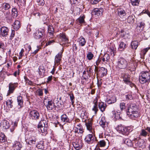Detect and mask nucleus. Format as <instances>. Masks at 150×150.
<instances>
[{
    "instance_id": "nucleus-1",
    "label": "nucleus",
    "mask_w": 150,
    "mask_h": 150,
    "mask_svg": "<svg viewBox=\"0 0 150 150\" xmlns=\"http://www.w3.org/2000/svg\"><path fill=\"white\" fill-rule=\"evenodd\" d=\"M10 8L11 5L8 3H4L2 6V11L4 13L6 20L9 22H11L12 21V17L10 15Z\"/></svg>"
},
{
    "instance_id": "nucleus-2",
    "label": "nucleus",
    "mask_w": 150,
    "mask_h": 150,
    "mask_svg": "<svg viewBox=\"0 0 150 150\" xmlns=\"http://www.w3.org/2000/svg\"><path fill=\"white\" fill-rule=\"evenodd\" d=\"M138 110L137 106L136 104H132L128 108L127 114L129 115L132 119H134L139 116Z\"/></svg>"
},
{
    "instance_id": "nucleus-3",
    "label": "nucleus",
    "mask_w": 150,
    "mask_h": 150,
    "mask_svg": "<svg viewBox=\"0 0 150 150\" xmlns=\"http://www.w3.org/2000/svg\"><path fill=\"white\" fill-rule=\"evenodd\" d=\"M139 80L142 84L148 83L150 81V71H145L142 72Z\"/></svg>"
},
{
    "instance_id": "nucleus-4",
    "label": "nucleus",
    "mask_w": 150,
    "mask_h": 150,
    "mask_svg": "<svg viewBox=\"0 0 150 150\" xmlns=\"http://www.w3.org/2000/svg\"><path fill=\"white\" fill-rule=\"evenodd\" d=\"M28 112L29 113V116L30 119L37 120L39 119L40 114L37 110L29 109Z\"/></svg>"
},
{
    "instance_id": "nucleus-5",
    "label": "nucleus",
    "mask_w": 150,
    "mask_h": 150,
    "mask_svg": "<svg viewBox=\"0 0 150 150\" xmlns=\"http://www.w3.org/2000/svg\"><path fill=\"white\" fill-rule=\"evenodd\" d=\"M118 67L120 69H124L127 66V63L126 60L123 58L119 59L117 62Z\"/></svg>"
},
{
    "instance_id": "nucleus-6",
    "label": "nucleus",
    "mask_w": 150,
    "mask_h": 150,
    "mask_svg": "<svg viewBox=\"0 0 150 150\" xmlns=\"http://www.w3.org/2000/svg\"><path fill=\"white\" fill-rule=\"evenodd\" d=\"M95 71L96 72L97 74L100 76L101 77L106 76L107 73L106 69L103 67L98 69L95 66Z\"/></svg>"
},
{
    "instance_id": "nucleus-7",
    "label": "nucleus",
    "mask_w": 150,
    "mask_h": 150,
    "mask_svg": "<svg viewBox=\"0 0 150 150\" xmlns=\"http://www.w3.org/2000/svg\"><path fill=\"white\" fill-rule=\"evenodd\" d=\"M18 85V83H10L8 84L9 90L8 91L7 95H9L10 94L13 93L16 88L17 87Z\"/></svg>"
},
{
    "instance_id": "nucleus-8",
    "label": "nucleus",
    "mask_w": 150,
    "mask_h": 150,
    "mask_svg": "<svg viewBox=\"0 0 150 150\" xmlns=\"http://www.w3.org/2000/svg\"><path fill=\"white\" fill-rule=\"evenodd\" d=\"M40 30H38L34 33V37L36 39H39L41 38H42L43 37V33L44 30L43 29H40Z\"/></svg>"
},
{
    "instance_id": "nucleus-9",
    "label": "nucleus",
    "mask_w": 150,
    "mask_h": 150,
    "mask_svg": "<svg viewBox=\"0 0 150 150\" xmlns=\"http://www.w3.org/2000/svg\"><path fill=\"white\" fill-rule=\"evenodd\" d=\"M116 129L118 132L123 134H126L128 131L127 128L122 125H118L116 128Z\"/></svg>"
},
{
    "instance_id": "nucleus-10",
    "label": "nucleus",
    "mask_w": 150,
    "mask_h": 150,
    "mask_svg": "<svg viewBox=\"0 0 150 150\" xmlns=\"http://www.w3.org/2000/svg\"><path fill=\"white\" fill-rule=\"evenodd\" d=\"M94 139V137L93 135L92 134H89L86 136L84 140L86 142L91 144L93 143Z\"/></svg>"
},
{
    "instance_id": "nucleus-11",
    "label": "nucleus",
    "mask_w": 150,
    "mask_h": 150,
    "mask_svg": "<svg viewBox=\"0 0 150 150\" xmlns=\"http://www.w3.org/2000/svg\"><path fill=\"white\" fill-rule=\"evenodd\" d=\"M133 147L134 148H139L142 146L141 140L137 138H135L133 140Z\"/></svg>"
},
{
    "instance_id": "nucleus-12",
    "label": "nucleus",
    "mask_w": 150,
    "mask_h": 150,
    "mask_svg": "<svg viewBox=\"0 0 150 150\" xmlns=\"http://www.w3.org/2000/svg\"><path fill=\"white\" fill-rule=\"evenodd\" d=\"M103 10V9L102 8H95L92 12V14L97 16H100L102 15Z\"/></svg>"
},
{
    "instance_id": "nucleus-13",
    "label": "nucleus",
    "mask_w": 150,
    "mask_h": 150,
    "mask_svg": "<svg viewBox=\"0 0 150 150\" xmlns=\"http://www.w3.org/2000/svg\"><path fill=\"white\" fill-rule=\"evenodd\" d=\"M123 81L125 83L129 85L130 86L133 85L132 83L130 81V76L129 74H125L123 76Z\"/></svg>"
},
{
    "instance_id": "nucleus-14",
    "label": "nucleus",
    "mask_w": 150,
    "mask_h": 150,
    "mask_svg": "<svg viewBox=\"0 0 150 150\" xmlns=\"http://www.w3.org/2000/svg\"><path fill=\"white\" fill-rule=\"evenodd\" d=\"M99 124L100 126L103 128H105L106 127H108V123L106 122L105 118V117L103 116L101 117L99 122Z\"/></svg>"
},
{
    "instance_id": "nucleus-15",
    "label": "nucleus",
    "mask_w": 150,
    "mask_h": 150,
    "mask_svg": "<svg viewBox=\"0 0 150 150\" xmlns=\"http://www.w3.org/2000/svg\"><path fill=\"white\" fill-rule=\"evenodd\" d=\"M48 126H38L39 131L42 133V135H45L47 133V129Z\"/></svg>"
},
{
    "instance_id": "nucleus-16",
    "label": "nucleus",
    "mask_w": 150,
    "mask_h": 150,
    "mask_svg": "<svg viewBox=\"0 0 150 150\" xmlns=\"http://www.w3.org/2000/svg\"><path fill=\"white\" fill-rule=\"evenodd\" d=\"M62 57V52H59L57 54L55 57L54 62L55 63H57L58 65L60 63Z\"/></svg>"
},
{
    "instance_id": "nucleus-17",
    "label": "nucleus",
    "mask_w": 150,
    "mask_h": 150,
    "mask_svg": "<svg viewBox=\"0 0 150 150\" xmlns=\"http://www.w3.org/2000/svg\"><path fill=\"white\" fill-rule=\"evenodd\" d=\"M61 120L64 123H70L71 120L66 114H63L61 117Z\"/></svg>"
},
{
    "instance_id": "nucleus-18",
    "label": "nucleus",
    "mask_w": 150,
    "mask_h": 150,
    "mask_svg": "<svg viewBox=\"0 0 150 150\" xmlns=\"http://www.w3.org/2000/svg\"><path fill=\"white\" fill-rule=\"evenodd\" d=\"M86 126L87 129L90 131H91L92 133H93V131L92 130V123L91 120H88L86 122Z\"/></svg>"
},
{
    "instance_id": "nucleus-19",
    "label": "nucleus",
    "mask_w": 150,
    "mask_h": 150,
    "mask_svg": "<svg viewBox=\"0 0 150 150\" xmlns=\"http://www.w3.org/2000/svg\"><path fill=\"white\" fill-rule=\"evenodd\" d=\"M13 147L14 150H20L22 147V146L20 142L16 141L15 142Z\"/></svg>"
},
{
    "instance_id": "nucleus-20",
    "label": "nucleus",
    "mask_w": 150,
    "mask_h": 150,
    "mask_svg": "<svg viewBox=\"0 0 150 150\" xmlns=\"http://www.w3.org/2000/svg\"><path fill=\"white\" fill-rule=\"evenodd\" d=\"M118 13L120 18H125L126 13L124 10L120 8L118 10Z\"/></svg>"
},
{
    "instance_id": "nucleus-21",
    "label": "nucleus",
    "mask_w": 150,
    "mask_h": 150,
    "mask_svg": "<svg viewBox=\"0 0 150 150\" xmlns=\"http://www.w3.org/2000/svg\"><path fill=\"white\" fill-rule=\"evenodd\" d=\"M17 100L18 102V108L19 109L23 107V101L22 97L21 96H18L17 98Z\"/></svg>"
},
{
    "instance_id": "nucleus-22",
    "label": "nucleus",
    "mask_w": 150,
    "mask_h": 150,
    "mask_svg": "<svg viewBox=\"0 0 150 150\" xmlns=\"http://www.w3.org/2000/svg\"><path fill=\"white\" fill-rule=\"evenodd\" d=\"M54 103L52 101H49L47 104L45 105L47 109L49 110H52L54 108Z\"/></svg>"
},
{
    "instance_id": "nucleus-23",
    "label": "nucleus",
    "mask_w": 150,
    "mask_h": 150,
    "mask_svg": "<svg viewBox=\"0 0 150 150\" xmlns=\"http://www.w3.org/2000/svg\"><path fill=\"white\" fill-rule=\"evenodd\" d=\"M98 107L100 111L102 112H103L105 111L107 107V105L106 103L103 102H101L99 103Z\"/></svg>"
},
{
    "instance_id": "nucleus-24",
    "label": "nucleus",
    "mask_w": 150,
    "mask_h": 150,
    "mask_svg": "<svg viewBox=\"0 0 150 150\" xmlns=\"http://www.w3.org/2000/svg\"><path fill=\"white\" fill-rule=\"evenodd\" d=\"M117 101L116 97L115 96H112L109 99L106 100V102L108 104H110L114 103Z\"/></svg>"
},
{
    "instance_id": "nucleus-25",
    "label": "nucleus",
    "mask_w": 150,
    "mask_h": 150,
    "mask_svg": "<svg viewBox=\"0 0 150 150\" xmlns=\"http://www.w3.org/2000/svg\"><path fill=\"white\" fill-rule=\"evenodd\" d=\"M123 142L128 146L131 147L133 146V141H132L129 139L127 138L123 140Z\"/></svg>"
},
{
    "instance_id": "nucleus-26",
    "label": "nucleus",
    "mask_w": 150,
    "mask_h": 150,
    "mask_svg": "<svg viewBox=\"0 0 150 150\" xmlns=\"http://www.w3.org/2000/svg\"><path fill=\"white\" fill-rule=\"evenodd\" d=\"M137 65L136 63L132 62L129 67V69L131 71H134L136 69Z\"/></svg>"
},
{
    "instance_id": "nucleus-27",
    "label": "nucleus",
    "mask_w": 150,
    "mask_h": 150,
    "mask_svg": "<svg viewBox=\"0 0 150 150\" xmlns=\"http://www.w3.org/2000/svg\"><path fill=\"white\" fill-rule=\"evenodd\" d=\"M2 123V124L1 123V126H2L3 129H6L9 128V124L7 121L4 120Z\"/></svg>"
},
{
    "instance_id": "nucleus-28",
    "label": "nucleus",
    "mask_w": 150,
    "mask_h": 150,
    "mask_svg": "<svg viewBox=\"0 0 150 150\" xmlns=\"http://www.w3.org/2000/svg\"><path fill=\"white\" fill-rule=\"evenodd\" d=\"M85 17L84 15L82 16H80L77 20V21L80 24L85 25V22L84 21V19Z\"/></svg>"
},
{
    "instance_id": "nucleus-29",
    "label": "nucleus",
    "mask_w": 150,
    "mask_h": 150,
    "mask_svg": "<svg viewBox=\"0 0 150 150\" xmlns=\"http://www.w3.org/2000/svg\"><path fill=\"white\" fill-rule=\"evenodd\" d=\"M11 15L13 18H15L18 16V13L16 8H12L11 10Z\"/></svg>"
},
{
    "instance_id": "nucleus-30",
    "label": "nucleus",
    "mask_w": 150,
    "mask_h": 150,
    "mask_svg": "<svg viewBox=\"0 0 150 150\" xmlns=\"http://www.w3.org/2000/svg\"><path fill=\"white\" fill-rule=\"evenodd\" d=\"M59 36L60 39L62 41L66 42L68 40V39L66 37L65 33H60Z\"/></svg>"
},
{
    "instance_id": "nucleus-31",
    "label": "nucleus",
    "mask_w": 150,
    "mask_h": 150,
    "mask_svg": "<svg viewBox=\"0 0 150 150\" xmlns=\"http://www.w3.org/2000/svg\"><path fill=\"white\" fill-rule=\"evenodd\" d=\"M48 121L45 120H41L38 125V126H48Z\"/></svg>"
},
{
    "instance_id": "nucleus-32",
    "label": "nucleus",
    "mask_w": 150,
    "mask_h": 150,
    "mask_svg": "<svg viewBox=\"0 0 150 150\" xmlns=\"http://www.w3.org/2000/svg\"><path fill=\"white\" fill-rule=\"evenodd\" d=\"M26 141L28 144L32 145L35 144L36 140L35 139H31L29 138V139H27L26 140Z\"/></svg>"
},
{
    "instance_id": "nucleus-33",
    "label": "nucleus",
    "mask_w": 150,
    "mask_h": 150,
    "mask_svg": "<svg viewBox=\"0 0 150 150\" xmlns=\"http://www.w3.org/2000/svg\"><path fill=\"white\" fill-rule=\"evenodd\" d=\"M38 69L39 75L43 76L45 71V69L44 67L42 65H41L39 67Z\"/></svg>"
},
{
    "instance_id": "nucleus-34",
    "label": "nucleus",
    "mask_w": 150,
    "mask_h": 150,
    "mask_svg": "<svg viewBox=\"0 0 150 150\" xmlns=\"http://www.w3.org/2000/svg\"><path fill=\"white\" fill-rule=\"evenodd\" d=\"M138 42L136 40L132 41L131 43V46L132 48L136 50L138 47Z\"/></svg>"
},
{
    "instance_id": "nucleus-35",
    "label": "nucleus",
    "mask_w": 150,
    "mask_h": 150,
    "mask_svg": "<svg viewBox=\"0 0 150 150\" xmlns=\"http://www.w3.org/2000/svg\"><path fill=\"white\" fill-rule=\"evenodd\" d=\"M86 41L84 38L82 37H80L79 39V44L81 46H84Z\"/></svg>"
},
{
    "instance_id": "nucleus-36",
    "label": "nucleus",
    "mask_w": 150,
    "mask_h": 150,
    "mask_svg": "<svg viewBox=\"0 0 150 150\" xmlns=\"http://www.w3.org/2000/svg\"><path fill=\"white\" fill-rule=\"evenodd\" d=\"M110 57L109 54H105L103 57L102 60L106 63L109 61Z\"/></svg>"
},
{
    "instance_id": "nucleus-37",
    "label": "nucleus",
    "mask_w": 150,
    "mask_h": 150,
    "mask_svg": "<svg viewBox=\"0 0 150 150\" xmlns=\"http://www.w3.org/2000/svg\"><path fill=\"white\" fill-rule=\"evenodd\" d=\"M26 0H14L15 3H17L18 6H24L25 4Z\"/></svg>"
},
{
    "instance_id": "nucleus-38",
    "label": "nucleus",
    "mask_w": 150,
    "mask_h": 150,
    "mask_svg": "<svg viewBox=\"0 0 150 150\" xmlns=\"http://www.w3.org/2000/svg\"><path fill=\"white\" fill-rule=\"evenodd\" d=\"M13 101L11 99H8L6 102V104L9 108H11L13 107Z\"/></svg>"
},
{
    "instance_id": "nucleus-39",
    "label": "nucleus",
    "mask_w": 150,
    "mask_h": 150,
    "mask_svg": "<svg viewBox=\"0 0 150 150\" xmlns=\"http://www.w3.org/2000/svg\"><path fill=\"white\" fill-rule=\"evenodd\" d=\"M36 147L39 149H43L44 148L43 142H40L37 145Z\"/></svg>"
},
{
    "instance_id": "nucleus-40",
    "label": "nucleus",
    "mask_w": 150,
    "mask_h": 150,
    "mask_svg": "<svg viewBox=\"0 0 150 150\" xmlns=\"http://www.w3.org/2000/svg\"><path fill=\"white\" fill-rule=\"evenodd\" d=\"M72 145L74 147L76 150H79L81 148L80 145L79 144V142L77 141H76L75 142H73Z\"/></svg>"
},
{
    "instance_id": "nucleus-41",
    "label": "nucleus",
    "mask_w": 150,
    "mask_h": 150,
    "mask_svg": "<svg viewBox=\"0 0 150 150\" xmlns=\"http://www.w3.org/2000/svg\"><path fill=\"white\" fill-rule=\"evenodd\" d=\"M0 30L1 33V35L4 37L6 36L8 34V29H4V30H3L2 29H0Z\"/></svg>"
},
{
    "instance_id": "nucleus-42",
    "label": "nucleus",
    "mask_w": 150,
    "mask_h": 150,
    "mask_svg": "<svg viewBox=\"0 0 150 150\" xmlns=\"http://www.w3.org/2000/svg\"><path fill=\"white\" fill-rule=\"evenodd\" d=\"M127 45L126 43H125L123 41H121L119 45V49L124 50L126 47Z\"/></svg>"
},
{
    "instance_id": "nucleus-43",
    "label": "nucleus",
    "mask_w": 150,
    "mask_h": 150,
    "mask_svg": "<svg viewBox=\"0 0 150 150\" xmlns=\"http://www.w3.org/2000/svg\"><path fill=\"white\" fill-rule=\"evenodd\" d=\"M13 28H20L21 27V24L20 22L18 21H15L13 24Z\"/></svg>"
},
{
    "instance_id": "nucleus-44",
    "label": "nucleus",
    "mask_w": 150,
    "mask_h": 150,
    "mask_svg": "<svg viewBox=\"0 0 150 150\" xmlns=\"http://www.w3.org/2000/svg\"><path fill=\"white\" fill-rule=\"evenodd\" d=\"M6 140V137L4 134V133H1L0 134V141L1 142H3Z\"/></svg>"
},
{
    "instance_id": "nucleus-45",
    "label": "nucleus",
    "mask_w": 150,
    "mask_h": 150,
    "mask_svg": "<svg viewBox=\"0 0 150 150\" xmlns=\"http://www.w3.org/2000/svg\"><path fill=\"white\" fill-rule=\"evenodd\" d=\"M139 0H131V3L133 6H138L139 4Z\"/></svg>"
},
{
    "instance_id": "nucleus-46",
    "label": "nucleus",
    "mask_w": 150,
    "mask_h": 150,
    "mask_svg": "<svg viewBox=\"0 0 150 150\" xmlns=\"http://www.w3.org/2000/svg\"><path fill=\"white\" fill-rule=\"evenodd\" d=\"M24 79L26 83L30 86H33L34 83L33 82L30 80L27 77L24 76Z\"/></svg>"
},
{
    "instance_id": "nucleus-47",
    "label": "nucleus",
    "mask_w": 150,
    "mask_h": 150,
    "mask_svg": "<svg viewBox=\"0 0 150 150\" xmlns=\"http://www.w3.org/2000/svg\"><path fill=\"white\" fill-rule=\"evenodd\" d=\"M98 145L101 147H104L106 145V142L104 140H101L98 142Z\"/></svg>"
},
{
    "instance_id": "nucleus-48",
    "label": "nucleus",
    "mask_w": 150,
    "mask_h": 150,
    "mask_svg": "<svg viewBox=\"0 0 150 150\" xmlns=\"http://www.w3.org/2000/svg\"><path fill=\"white\" fill-rule=\"evenodd\" d=\"M146 130L142 129L140 133V135L146 137L148 134L147 132L146 131Z\"/></svg>"
},
{
    "instance_id": "nucleus-49",
    "label": "nucleus",
    "mask_w": 150,
    "mask_h": 150,
    "mask_svg": "<svg viewBox=\"0 0 150 150\" xmlns=\"http://www.w3.org/2000/svg\"><path fill=\"white\" fill-rule=\"evenodd\" d=\"M76 127L77 128V129H78V130H79V133H83V130L81 124L77 125Z\"/></svg>"
},
{
    "instance_id": "nucleus-50",
    "label": "nucleus",
    "mask_w": 150,
    "mask_h": 150,
    "mask_svg": "<svg viewBox=\"0 0 150 150\" xmlns=\"http://www.w3.org/2000/svg\"><path fill=\"white\" fill-rule=\"evenodd\" d=\"M97 104H98V100H97L95 102L94 105L93 106V108L92 109V110L95 111V112L96 113L97 112L98 110L97 108Z\"/></svg>"
},
{
    "instance_id": "nucleus-51",
    "label": "nucleus",
    "mask_w": 150,
    "mask_h": 150,
    "mask_svg": "<svg viewBox=\"0 0 150 150\" xmlns=\"http://www.w3.org/2000/svg\"><path fill=\"white\" fill-rule=\"evenodd\" d=\"M93 57V54L91 52H88L87 55V57L89 60H91L92 59Z\"/></svg>"
},
{
    "instance_id": "nucleus-52",
    "label": "nucleus",
    "mask_w": 150,
    "mask_h": 150,
    "mask_svg": "<svg viewBox=\"0 0 150 150\" xmlns=\"http://www.w3.org/2000/svg\"><path fill=\"white\" fill-rule=\"evenodd\" d=\"M69 96L70 99L72 102V104H73L74 103V99L75 98L74 95L72 93H70L69 94Z\"/></svg>"
},
{
    "instance_id": "nucleus-53",
    "label": "nucleus",
    "mask_w": 150,
    "mask_h": 150,
    "mask_svg": "<svg viewBox=\"0 0 150 150\" xmlns=\"http://www.w3.org/2000/svg\"><path fill=\"white\" fill-rule=\"evenodd\" d=\"M134 18L132 16H130L127 18V21L129 23H131L134 21Z\"/></svg>"
},
{
    "instance_id": "nucleus-54",
    "label": "nucleus",
    "mask_w": 150,
    "mask_h": 150,
    "mask_svg": "<svg viewBox=\"0 0 150 150\" xmlns=\"http://www.w3.org/2000/svg\"><path fill=\"white\" fill-rule=\"evenodd\" d=\"M120 107L121 111L124 110L125 108V104L124 103H121L120 104Z\"/></svg>"
},
{
    "instance_id": "nucleus-55",
    "label": "nucleus",
    "mask_w": 150,
    "mask_h": 150,
    "mask_svg": "<svg viewBox=\"0 0 150 150\" xmlns=\"http://www.w3.org/2000/svg\"><path fill=\"white\" fill-rule=\"evenodd\" d=\"M101 1V0H90V2L92 4H96Z\"/></svg>"
},
{
    "instance_id": "nucleus-56",
    "label": "nucleus",
    "mask_w": 150,
    "mask_h": 150,
    "mask_svg": "<svg viewBox=\"0 0 150 150\" xmlns=\"http://www.w3.org/2000/svg\"><path fill=\"white\" fill-rule=\"evenodd\" d=\"M37 2L39 5L43 6L45 4L44 0H37Z\"/></svg>"
},
{
    "instance_id": "nucleus-57",
    "label": "nucleus",
    "mask_w": 150,
    "mask_h": 150,
    "mask_svg": "<svg viewBox=\"0 0 150 150\" xmlns=\"http://www.w3.org/2000/svg\"><path fill=\"white\" fill-rule=\"evenodd\" d=\"M54 29H48V31L50 35H53L54 33Z\"/></svg>"
},
{
    "instance_id": "nucleus-58",
    "label": "nucleus",
    "mask_w": 150,
    "mask_h": 150,
    "mask_svg": "<svg viewBox=\"0 0 150 150\" xmlns=\"http://www.w3.org/2000/svg\"><path fill=\"white\" fill-rule=\"evenodd\" d=\"M126 99L127 100H131L132 99V96L130 94H128L125 96Z\"/></svg>"
},
{
    "instance_id": "nucleus-59",
    "label": "nucleus",
    "mask_w": 150,
    "mask_h": 150,
    "mask_svg": "<svg viewBox=\"0 0 150 150\" xmlns=\"http://www.w3.org/2000/svg\"><path fill=\"white\" fill-rule=\"evenodd\" d=\"M37 92L39 96H42L43 95V91L41 89H39L37 90Z\"/></svg>"
},
{
    "instance_id": "nucleus-60",
    "label": "nucleus",
    "mask_w": 150,
    "mask_h": 150,
    "mask_svg": "<svg viewBox=\"0 0 150 150\" xmlns=\"http://www.w3.org/2000/svg\"><path fill=\"white\" fill-rule=\"evenodd\" d=\"M150 49V47H147L144 48L142 51V52L144 55H145L146 52L148 51V50Z\"/></svg>"
},
{
    "instance_id": "nucleus-61",
    "label": "nucleus",
    "mask_w": 150,
    "mask_h": 150,
    "mask_svg": "<svg viewBox=\"0 0 150 150\" xmlns=\"http://www.w3.org/2000/svg\"><path fill=\"white\" fill-rule=\"evenodd\" d=\"M15 36V31L14 30H11V32L10 37V39L11 40Z\"/></svg>"
},
{
    "instance_id": "nucleus-62",
    "label": "nucleus",
    "mask_w": 150,
    "mask_h": 150,
    "mask_svg": "<svg viewBox=\"0 0 150 150\" xmlns=\"http://www.w3.org/2000/svg\"><path fill=\"white\" fill-rule=\"evenodd\" d=\"M145 24L143 22H141L140 23L139 25H138V26L139 28H144L145 27Z\"/></svg>"
},
{
    "instance_id": "nucleus-63",
    "label": "nucleus",
    "mask_w": 150,
    "mask_h": 150,
    "mask_svg": "<svg viewBox=\"0 0 150 150\" xmlns=\"http://www.w3.org/2000/svg\"><path fill=\"white\" fill-rule=\"evenodd\" d=\"M54 42V40H49L48 42H47L46 43V46H48L50 45L52 43H53Z\"/></svg>"
},
{
    "instance_id": "nucleus-64",
    "label": "nucleus",
    "mask_w": 150,
    "mask_h": 150,
    "mask_svg": "<svg viewBox=\"0 0 150 150\" xmlns=\"http://www.w3.org/2000/svg\"><path fill=\"white\" fill-rule=\"evenodd\" d=\"M146 96L149 98L150 99V88L147 90Z\"/></svg>"
}]
</instances>
